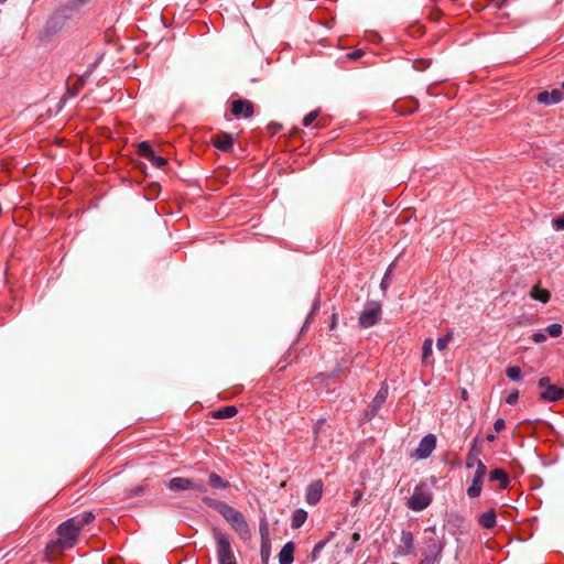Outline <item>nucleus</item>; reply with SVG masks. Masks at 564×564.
<instances>
[{
  "label": "nucleus",
  "instance_id": "obj_43",
  "mask_svg": "<svg viewBox=\"0 0 564 564\" xmlns=\"http://www.w3.org/2000/svg\"><path fill=\"white\" fill-rule=\"evenodd\" d=\"M360 538H361L360 533H358V532L352 533V535H351V544L355 545L356 543H358L360 541Z\"/></svg>",
  "mask_w": 564,
  "mask_h": 564
},
{
  "label": "nucleus",
  "instance_id": "obj_2",
  "mask_svg": "<svg viewBox=\"0 0 564 564\" xmlns=\"http://www.w3.org/2000/svg\"><path fill=\"white\" fill-rule=\"evenodd\" d=\"M422 558L420 564H437L445 547L444 541L437 535L435 527L424 530Z\"/></svg>",
  "mask_w": 564,
  "mask_h": 564
},
{
  "label": "nucleus",
  "instance_id": "obj_28",
  "mask_svg": "<svg viewBox=\"0 0 564 564\" xmlns=\"http://www.w3.org/2000/svg\"><path fill=\"white\" fill-rule=\"evenodd\" d=\"M261 558L263 564H267L271 554V542L270 541H263L261 542L260 547Z\"/></svg>",
  "mask_w": 564,
  "mask_h": 564
},
{
  "label": "nucleus",
  "instance_id": "obj_40",
  "mask_svg": "<svg viewBox=\"0 0 564 564\" xmlns=\"http://www.w3.org/2000/svg\"><path fill=\"white\" fill-rule=\"evenodd\" d=\"M506 426V423H505V420L503 419H498L495 421L494 423V430L499 433L501 432Z\"/></svg>",
  "mask_w": 564,
  "mask_h": 564
},
{
  "label": "nucleus",
  "instance_id": "obj_51",
  "mask_svg": "<svg viewBox=\"0 0 564 564\" xmlns=\"http://www.w3.org/2000/svg\"><path fill=\"white\" fill-rule=\"evenodd\" d=\"M562 86L564 87V83L562 84Z\"/></svg>",
  "mask_w": 564,
  "mask_h": 564
},
{
  "label": "nucleus",
  "instance_id": "obj_48",
  "mask_svg": "<svg viewBox=\"0 0 564 564\" xmlns=\"http://www.w3.org/2000/svg\"><path fill=\"white\" fill-rule=\"evenodd\" d=\"M486 440H487L488 442H494V441L496 440V436H495L494 434H488V435L486 436Z\"/></svg>",
  "mask_w": 564,
  "mask_h": 564
},
{
  "label": "nucleus",
  "instance_id": "obj_26",
  "mask_svg": "<svg viewBox=\"0 0 564 564\" xmlns=\"http://www.w3.org/2000/svg\"><path fill=\"white\" fill-rule=\"evenodd\" d=\"M137 153L140 155V156H143L147 160H150L152 158V155L154 154L151 145L149 142L147 141H143V142H140L137 147Z\"/></svg>",
  "mask_w": 564,
  "mask_h": 564
},
{
  "label": "nucleus",
  "instance_id": "obj_13",
  "mask_svg": "<svg viewBox=\"0 0 564 564\" xmlns=\"http://www.w3.org/2000/svg\"><path fill=\"white\" fill-rule=\"evenodd\" d=\"M388 393H389L388 384L383 383L380 387L379 391L377 392L376 397L373 398L371 405H370V410L367 411V413H366L369 419L373 417L377 414L379 409L386 402V400L388 398Z\"/></svg>",
  "mask_w": 564,
  "mask_h": 564
},
{
  "label": "nucleus",
  "instance_id": "obj_14",
  "mask_svg": "<svg viewBox=\"0 0 564 564\" xmlns=\"http://www.w3.org/2000/svg\"><path fill=\"white\" fill-rule=\"evenodd\" d=\"M564 95L561 89H553L552 91H541L536 95V100L545 106L556 105L562 101Z\"/></svg>",
  "mask_w": 564,
  "mask_h": 564
},
{
  "label": "nucleus",
  "instance_id": "obj_34",
  "mask_svg": "<svg viewBox=\"0 0 564 564\" xmlns=\"http://www.w3.org/2000/svg\"><path fill=\"white\" fill-rule=\"evenodd\" d=\"M327 541H319L318 543H316L313 547V551H312V558L313 560H316L319 555V553L322 552V550L324 549V546L326 545Z\"/></svg>",
  "mask_w": 564,
  "mask_h": 564
},
{
  "label": "nucleus",
  "instance_id": "obj_3",
  "mask_svg": "<svg viewBox=\"0 0 564 564\" xmlns=\"http://www.w3.org/2000/svg\"><path fill=\"white\" fill-rule=\"evenodd\" d=\"M216 542V554L219 564H237L231 543L227 533L219 529L213 530Z\"/></svg>",
  "mask_w": 564,
  "mask_h": 564
},
{
  "label": "nucleus",
  "instance_id": "obj_17",
  "mask_svg": "<svg viewBox=\"0 0 564 564\" xmlns=\"http://www.w3.org/2000/svg\"><path fill=\"white\" fill-rule=\"evenodd\" d=\"M490 481H499L500 488L506 489L510 484L508 474L501 468H495L489 474Z\"/></svg>",
  "mask_w": 564,
  "mask_h": 564
},
{
  "label": "nucleus",
  "instance_id": "obj_23",
  "mask_svg": "<svg viewBox=\"0 0 564 564\" xmlns=\"http://www.w3.org/2000/svg\"><path fill=\"white\" fill-rule=\"evenodd\" d=\"M208 480L209 485L217 489H226L229 487V482L215 473L209 474Z\"/></svg>",
  "mask_w": 564,
  "mask_h": 564
},
{
  "label": "nucleus",
  "instance_id": "obj_30",
  "mask_svg": "<svg viewBox=\"0 0 564 564\" xmlns=\"http://www.w3.org/2000/svg\"><path fill=\"white\" fill-rule=\"evenodd\" d=\"M453 334L448 332L444 337H441L436 341V347L438 350H444L447 348L448 343L452 340Z\"/></svg>",
  "mask_w": 564,
  "mask_h": 564
},
{
  "label": "nucleus",
  "instance_id": "obj_8",
  "mask_svg": "<svg viewBox=\"0 0 564 564\" xmlns=\"http://www.w3.org/2000/svg\"><path fill=\"white\" fill-rule=\"evenodd\" d=\"M435 447L436 436L434 434H427L421 440L417 448L412 454V457H415L416 459H425L431 456Z\"/></svg>",
  "mask_w": 564,
  "mask_h": 564
},
{
  "label": "nucleus",
  "instance_id": "obj_49",
  "mask_svg": "<svg viewBox=\"0 0 564 564\" xmlns=\"http://www.w3.org/2000/svg\"><path fill=\"white\" fill-rule=\"evenodd\" d=\"M508 0H501L500 2H498L497 7L498 8H501Z\"/></svg>",
  "mask_w": 564,
  "mask_h": 564
},
{
  "label": "nucleus",
  "instance_id": "obj_45",
  "mask_svg": "<svg viewBox=\"0 0 564 564\" xmlns=\"http://www.w3.org/2000/svg\"><path fill=\"white\" fill-rule=\"evenodd\" d=\"M388 273L384 274L383 279H382V282H381V286L382 288H386L388 285Z\"/></svg>",
  "mask_w": 564,
  "mask_h": 564
},
{
  "label": "nucleus",
  "instance_id": "obj_5",
  "mask_svg": "<svg viewBox=\"0 0 564 564\" xmlns=\"http://www.w3.org/2000/svg\"><path fill=\"white\" fill-rule=\"evenodd\" d=\"M538 384L543 389L540 393V398L544 401L555 402L564 397V390L555 384H551L549 377L541 378Z\"/></svg>",
  "mask_w": 564,
  "mask_h": 564
},
{
  "label": "nucleus",
  "instance_id": "obj_1",
  "mask_svg": "<svg viewBox=\"0 0 564 564\" xmlns=\"http://www.w3.org/2000/svg\"><path fill=\"white\" fill-rule=\"evenodd\" d=\"M94 520V513L88 511L62 522L55 530L56 538L45 546L46 560L53 562L73 549L78 543L80 531Z\"/></svg>",
  "mask_w": 564,
  "mask_h": 564
},
{
  "label": "nucleus",
  "instance_id": "obj_6",
  "mask_svg": "<svg viewBox=\"0 0 564 564\" xmlns=\"http://www.w3.org/2000/svg\"><path fill=\"white\" fill-rule=\"evenodd\" d=\"M432 502V495L422 489H415L408 501V507L413 511H422Z\"/></svg>",
  "mask_w": 564,
  "mask_h": 564
},
{
  "label": "nucleus",
  "instance_id": "obj_50",
  "mask_svg": "<svg viewBox=\"0 0 564 564\" xmlns=\"http://www.w3.org/2000/svg\"><path fill=\"white\" fill-rule=\"evenodd\" d=\"M6 1H7V0H0V3H3V2H6Z\"/></svg>",
  "mask_w": 564,
  "mask_h": 564
},
{
  "label": "nucleus",
  "instance_id": "obj_42",
  "mask_svg": "<svg viewBox=\"0 0 564 564\" xmlns=\"http://www.w3.org/2000/svg\"><path fill=\"white\" fill-rule=\"evenodd\" d=\"M361 497H362V492L360 490H356L355 491V497H354V500H352V505L357 506L359 500L361 499Z\"/></svg>",
  "mask_w": 564,
  "mask_h": 564
},
{
  "label": "nucleus",
  "instance_id": "obj_38",
  "mask_svg": "<svg viewBox=\"0 0 564 564\" xmlns=\"http://www.w3.org/2000/svg\"><path fill=\"white\" fill-rule=\"evenodd\" d=\"M532 340L536 344L544 343L546 340V335L542 330L536 332L532 335Z\"/></svg>",
  "mask_w": 564,
  "mask_h": 564
},
{
  "label": "nucleus",
  "instance_id": "obj_25",
  "mask_svg": "<svg viewBox=\"0 0 564 564\" xmlns=\"http://www.w3.org/2000/svg\"><path fill=\"white\" fill-rule=\"evenodd\" d=\"M203 502L205 505H207L208 507H210V508L215 509L216 511H218L220 514L223 513V511L228 506V503H226L224 501L216 500V499H213V498H209V497H204L203 498Z\"/></svg>",
  "mask_w": 564,
  "mask_h": 564
},
{
  "label": "nucleus",
  "instance_id": "obj_19",
  "mask_svg": "<svg viewBox=\"0 0 564 564\" xmlns=\"http://www.w3.org/2000/svg\"><path fill=\"white\" fill-rule=\"evenodd\" d=\"M530 296L533 300L545 304L550 301L551 293L549 290L540 288V284H535L530 291Z\"/></svg>",
  "mask_w": 564,
  "mask_h": 564
},
{
  "label": "nucleus",
  "instance_id": "obj_41",
  "mask_svg": "<svg viewBox=\"0 0 564 564\" xmlns=\"http://www.w3.org/2000/svg\"><path fill=\"white\" fill-rule=\"evenodd\" d=\"M362 55H364V51H361V50H356V51H354V52H351V53H348V54H347V57H348L349 59H354V61H356V59L360 58Z\"/></svg>",
  "mask_w": 564,
  "mask_h": 564
},
{
  "label": "nucleus",
  "instance_id": "obj_12",
  "mask_svg": "<svg viewBox=\"0 0 564 564\" xmlns=\"http://www.w3.org/2000/svg\"><path fill=\"white\" fill-rule=\"evenodd\" d=\"M324 485L322 480L311 482L306 488L305 501L310 506H315L319 502L323 495Z\"/></svg>",
  "mask_w": 564,
  "mask_h": 564
},
{
  "label": "nucleus",
  "instance_id": "obj_24",
  "mask_svg": "<svg viewBox=\"0 0 564 564\" xmlns=\"http://www.w3.org/2000/svg\"><path fill=\"white\" fill-rule=\"evenodd\" d=\"M479 462H482V460L478 458V449L476 448V445H473V447L470 448V451L468 452L467 457H466V466H467V468H471L474 466H476V468H478Z\"/></svg>",
  "mask_w": 564,
  "mask_h": 564
},
{
  "label": "nucleus",
  "instance_id": "obj_27",
  "mask_svg": "<svg viewBox=\"0 0 564 564\" xmlns=\"http://www.w3.org/2000/svg\"><path fill=\"white\" fill-rule=\"evenodd\" d=\"M433 339L426 338L424 339L423 347H422V362H427L429 357L433 352Z\"/></svg>",
  "mask_w": 564,
  "mask_h": 564
},
{
  "label": "nucleus",
  "instance_id": "obj_11",
  "mask_svg": "<svg viewBox=\"0 0 564 564\" xmlns=\"http://www.w3.org/2000/svg\"><path fill=\"white\" fill-rule=\"evenodd\" d=\"M231 113L235 117L250 118L253 115V105L247 99H237L231 102Z\"/></svg>",
  "mask_w": 564,
  "mask_h": 564
},
{
  "label": "nucleus",
  "instance_id": "obj_10",
  "mask_svg": "<svg viewBox=\"0 0 564 564\" xmlns=\"http://www.w3.org/2000/svg\"><path fill=\"white\" fill-rule=\"evenodd\" d=\"M381 308L379 305L372 304L368 307H366L360 316H359V324L362 328H369L373 326L380 316Z\"/></svg>",
  "mask_w": 564,
  "mask_h": 564
},
{
  "label": "nucleus",
  "instance_id": "obj_20",
  "mask_svg": "<svg viewBox=\"0 0 564 564\" xmlns=\"http://www.w3.org/2000/svg\"><path fill=\"white\" fill-rule=\"evenodd\" d=\"M478 523L484 529H492L496 525V512L495 510H489L484 513H481L478 517Z\"/></svg>",
  "mask_w": 564,
  "mask_h": 564
},
{
  "label": "nucleus",
  "instance_id": "obj_15",
  "mask_svg": "<svg viewBox=\"0 0 564 564\" xmlns=\"http://www.w3.org/2000/svg\"><path fill=\"white\" fill-rule=\"evenodd\" d=\"M213 144L216 149L228 152L234 147L232 135L229 133L216 134L213 137Z\"/></svg>",
  "mask_w": 564,
  "mask_h": 564
},
{
  "label": "nucleus",
  "instance_id": "obj_9",
  "mask_svg": "<svg viewBox=\"0 0 564 564\" xmlns=\"http://www.w3.org/2000/svg\"><path fill=\"white\" fill-rule=\"evenodd\" d=\"M486 474H487L486 465L482 462H479L478 468H476L471 485L467 489V495L470 498H477L480 495Z\"/></svg>",
  "mask_w": 564,
  "mask_h": 564
},
{
  "label": "nucleus",
  "instance_id": "obj_44",
  "mask_svg": "<svg viewBox=\"0 0 564 564\" xmlns=\"http://www.w3.org/2000/svg\"><path fill=\"white\" fill-rule=\"evenodd\" d=\"M336 324H337V315L334 313L332 316L330 328L334 329L336 327Z\"/></svg>",
  "mask_w": 564,
  "mask_h": 564
},
{
  "label": "nucleus",
  "instance_id": "obj_46",
  "mask_svg": "<svg viewBox=\"0 0 564 564\" xmlns=\"http://www.w3.org/2000/svg\"><path fill=\"white\" fill-rule=\"evenodd\" d=\"M142 491H143V489H142L141 487H135V488L133 489V492H132V494H133L134 496H138V495H140Z\"/></svg>",
  "mask_w": 564,
  "mask_h": 564
},
{
  "label": "nucleus",
  "instance_id": "obj_37",
  "mask_svg": "<svg viewBox=\"0 0 564 564\" xmlns=\"http://www.w3.org/2000/svg\"><path fill=\"white\" fill-rule=\"evenodd\" d=\"M260 535H261V542L270 541L269 529H268L267 523H264V522L260 524Z\"/></svg>",
  "mask_w": 564,
  "mask_h": 564
},
{
  "label": "nucleus",
  "instance_id": "obj_21",
  "mask_svg": "<svg viewBox=\"0 0 564 564\" xmlns=\"http://www.w3.org/2000/svg\"><path fill=\"white\" fill-rule=\"evenodd\" d=\"M238 413V409L235 405L223 406L213 412L214 419H230Z\"/></svg>",
  "mask_w": 564,
  "mask_h": 564
},
{
  "label": "nucleus",
  "instance_id": "obj_39",
  "mask_svg": "<svg viewBox=\"0 0 564 564\" xmlns=\"http://www.w3.org/2000/svg\"><path fill=\"white\" fill-rule=\"evenodd\" d=\"M325 425H326V420H324V419H321L316 422L315 427H314V433H315L316 438Z\"/></svg>",
  "mask_w": 564,
  "mask_h": 564
},
{
  "label": "nucleus",
  "instance_id": "obj_4",
  "mask_svg": "<svg viewBox=\"0 0 564 564\" xmlns=\"http://www.w3.org/2000/svg\"><path fill=\"white\" fill-rule=\"evenodd\" d=\"M221 516L241 539H250V528L245 516L239 510L228 505L226 509L223 511Z\"/></svg>",
  "mask_w": 564,
  "mask_h": 564
},
{
  "label": "nucleus",
  "instance_id": "obj_47",
  "mask_svg": "<svg viewBox=\"0 0 564 564\" xmlns=\"http://www.w3.org/2000/svg\"><path fill=\"white\" fill-rule=\"evenodd\" d=\"M354 549H355V545H354V544H351V545L347 546V549H346V553H347V554H351V553L354 552Z\"/></svg>",
  "mask_w": 564,
  "mask_h": 564
},
{
  "label": "nucleus",
  "instance_id": "obj_22",
  "mask_svg": "<svg viewBox=\"0 0 564 564\" xmlns=\"http://www.w3.org/2000/svg\"><path fill=\"white\" fill-rule=\"evenodd\" d=\"M307 519V512L304 509H296L292 514L291 528H301Z\"/></svg>",
  "mask_w": 564,
  "mask_h": 564
},
{
  "label": "nucleus",
  "instance_id": "obj_7",
  "mask_svg": "<svg viewBox=\"0 0 564 564\" xmlns=\"http://www.w3.org/2000/svg\"><path fill=\"white\" fill-rule=\"evenodd\" d=\"M169 489L172 491H184V490H196L199 492H205L206 487L203 484H196L193 480L184 477H175L172 478L167 484Z\"/></svg>",
  "mask_w": 564,
  "mask_h": 564
},
{
  "label": "nucleus",
  "instance_id": "obj_16",
  "mask_svg": "<svg viewBox=\"0 0 564 564\" xmlns=\"http://www.w3.org/2000/svg\"><path fill=\"white\" fill-rule=\"evenodd\" d=\"M401 550L402 555L414 554V538L410 531H402L401 533Z\"/></svg>",
  "mask_w": 564,
  "mask_h": 564
},
{
  "label": "nucleus",
  "instance_id": "obj_35",
  "mask_svg": "<svg viewBox=\"0 0 564 564\" xmlns=\"http://www.w3.org/2000/svg\"><path fill=\"white\" fill-rule=\"evenodd\" d=\"M552 224L556 230H564V214L554 218Z\"/></svg>",
  "mask_w": 564,
  "mask_h": 564
},
{
  "label": "nucleus",
  "instance_id": "obj_33",
  "mask_svg": "<svg viewBox=\"0 0 564 564\" xmlns=\"http://www.w3.org/2000/svg\"><path fill=\"white\" fill-rule=\"evenodd\" d=\"M318 116H319V111L318 110L311 111L310 113H307L304 117L303 126L304 127H310L317 119Z\"/></svg>",
  "mask_w": 564,
  "mask_h": 564
},
{
  "label": "nucleus",
  "instance_id": "obj_36",
  "mask_svg": "<svg viewBox=\"0 0 564 564\" xmlns=\"http://www.w3.org/2000/svg\"><path fill=\"white\" fill-rule=\"evenodd\" d=\"M518 399H519V391L518 390H513L506 398V403L510 404V405H513V404H516L518 402Z\"/></svg>",
  "mask_w": 564,
  "mask_h": 564
},
{
  "label": "nucleus",
  "instance_id": "obj_29",
  "mask_svg": "<svg viewBox=\"0 0 564 564\" xmlns=\"http://www.w3.org/2000/svg\"><path fill=\"white\" fill-rule=\"evenodd\" d=\"M506 375L510 380H521V369L518 366L508 367L506 370Z\"/></svg>",
  "mask_w": 564,
  "mask_h": 564
},
{
  "label": "nucleus",
  "instance_id": "obj_32",
  "mask_svg": "<svg viewBox=\"0 0 564 564\" xmlns=\"http://www.w3.org/2000/svg\"><path fill=\"white\" fill-rule=\"evenodd\" d=\"M148 161L158 169H163L167 164V160L165 158L158 156L155 154H153L152 158Z\"/></svg>",
  "mask_w": 564,
  "mask_h": 564
},
{
  "label": "nucleus",
  "instance_id": "obj_31",
  "mask_svg": "<svg viewBox=\"0 0 564 564\" xmlns=\"http://www.w3.org/2000/svg\"><path fill=\"white\" fill-rule=\"evenodd\" d=\"M547 332V334L551 336V337H560L562 335V326L561 324H551L546 327L545 329Z\"/></svg>",
  "mask_w": 564,
  "mask_h": 564
},
{
  "label": "nucleus",
  "instance_id": "obj_18",
  "mask_svg": "<svg viewBox=\"0 0 564 564\" xmlns=\"http://www.w3.org/2000/svg\"><path fill=\"white\" fill-rule=\"evenodd\" d=\"M294 544L292 542H288L284 544L282 550L279 553V563L280 564H291L294 560Z\"/></svg>",
  "mask_w": 564,
  "mask_h": 564
}]
</instances>
